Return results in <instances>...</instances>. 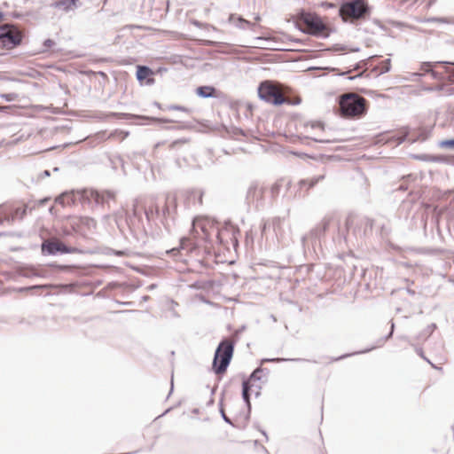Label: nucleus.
Listing matches in <instances>:
<instances>
[{
	"mask_svg": "<svg viewBox=\"0 0 454 454\" xmlns=\"http://www.w3.org/2000/svg\"><path fill=\"white\" fill-rule=\"evenodd\" d=\"M198 229H200L203 234L202 239H204L206 241H209L211 235L215 234L218 242L223 244L224 241V238L226 236H231V239L234 238V228L232 226H226L223 230H219L218 227L215 225V223L208 219H203V218H197L192 222V228L191 231V236L183 238L180 240V247L179 248H173L168 253L172 254L174 256L176 254L177 252H179V249L181 250H186L188 252H192L195 250L199 244H198V235L199 231Z\"/></svg>",
	"mask_w": 454,
	"mask_h": 454,
	"instance_id": "nucleus-1",
	"label": "nucleus"
},
{
	"mask_svg": "<svg viewBox=\"0 0 454 454\" xmlns=\"http://www.w3.org/2000/svg\"><path fill=\"white\" fill-rule=\"evenodd\" d=\"M340 114L347 118H359L366 113V100L356 93H345L339 98Z\"/></svg>",
	"mask_w": 454,
	"mask_h": 454,
	"instance_id": "nucleus-2",
	"label": "nucleus"
},
{
	"mask_svg": "<svg viewBox=\"0 0 454 454\" xmlns=\"http://www.w3.org/2000/svg\"><path fill=\"white\" fill-rule=\"evenodd\" d=\"M233 350V341L224 339L219 343L213 360V369L216 374L225 372L231 360Z\"/></svg>",
	"mask_w": 454,
	"mask_h": 454,
	"instance_id": "nucleus-3",
	"label": "nucleus"
},
{
	"mask_svg": "<svg viewBox=\"0 0 454 454\" xmlns=\"http://www.w3.org/2000/svg\"><path fill=\"white\" fill-rule=\"evenodd\" d=\"M339 12L344 20H356L365 16L368 7L363 0H352L342 4Z\"/></svg>",
	"mask_w": 454,
	"mask_h": 454,
	"instance_id": "nucleus-4",
	"label": "nucleus"
},
{
	"mask_svg": "<svg viewBox=\"0 0 454 454\" xmlns=\"http://www.w3.org/2000/svg\"><path fill=\"white\" fill-rule=\"evenodd\" d=\"M21 41L22 35L18 27L10 24L0 26V48L11 50L20 45Z\"/></svg>",
	"mask_w": 454,
	"mask_h": 454,
	"instance_id": "nucleus-5",
	"label": "nucleus"
},
{
	"mask_svg": "<svg viewBox=\"0 0 454 454\" xmlns=\"http://www.w3.org/2000/svg\"><path fill=\"white\" fill-rule=\"evenodd\" d=\"M258 95L261 99L275 106H279L285 102L284 97L270 81L261 82L258 87Z\"/></svg>",
	"mask_w": 454,
	"mask_h": 454,
	"instance_id": "nucleus-6",
	"label": "nucleus"
},
{
	"mask_svg": "<svg viewBox=\"0 0 454 454\" xmlns=\"http://www.w3.org/2000/svg\"><path fill=\"white\" fill-rule=\"evenodd\" d=\"M302 21L306 26V33L316 35L327 37L328 34L325 33L326 27L322 22L318 16L305 14L302 17Z\"/></svg>",
	"mask_w": 454,
	"mask_h": 454,
	"instance_id": "nucleus-7",
	"label": "nucleus"
},
{
	"mask_svg": "<svg viewBox=\"0 0 454 454\" xmlns=\"http://www.w3.org/2000/svg\"><path fill=\"white\" fill-rule=\"evenodd\" d=\"M42 252L47 254L55 255L57 254H75L78 252L76 247H67L58 239H47L42 244Z\"/></svg>",
	"mask_w": 454,
	"mask_h": 454,
	"instance_id": "nucleus-8",
	"label": "nucleus"
},
{
	"mask_svg": "<svg viewBox=\"0 0 454 454\" xmlns=\"http://www.w3.org/2000/svg\"><path fill=\"white\" fill-rule=\"evenodd\" d=\"M82 193L84 195L83 203L92 204L94 203L96 206H103L109 200H114L115 198V194L113 192H98L96 190H82Z\"/></svg>",
	"mask_w": 454,
	"mask_h": 454,
	"instance_id": "nucleus-9",
	"label": "nucleus"
},
{
	"mask_svg": "<svg viewBox=\"0 0 454 454\" xmlns=\"http://www.w3.org/2000/svg\"><path fill=\"white\" fill-rule=\"evenodd\" d=\"M268 372H269L267 369H262L261 367H258L252 372V374L250 375L248 380L243 381L242 397L249 409L251 406L249 391L253 387H254V382H255L257 380H261L263 377H266Z\"/></svg>",
	"mask_w": 454,
	"mask_h": 454,
	"instance_id": "nucleus-10",
	"label": "nucleus"
},
{
	"mask_svg": "<svg viewBox=\"0 0 454 454\" xmlns=\"http://www.w3.org/2000/svg\"><path fill=\"white\" fill-rule=\"evenodd\" d=\"M84 195L82 190L65 192L58 196L55 200L56 203L66 206H73L77 202L83 203Z\"/></svg>",
	"mask_w": 454,
	"mask_h": 454,
	"instance_id": "nucleus-11",
	"label": "nucleus"
},
{
	"mask_svg": "<svg viewBox=\"0 0 454 454\" xmlns=\"http://www.w3.org/2000/svg\"><path fill=\"white\" fill-rule=\"evenodd\" d=\"M444 65L445 66V70H446V73L448 74V80L450 82H453L454 83V68H450L449 66L450 64V62L449 61H437V62H424L421 64V70L425 71V72H430V70L432 69V67H436L437 65Z\"/></svg>",
	"mask_w": 454,
	"mask_h": 454,
	"instance_id": "nucleus-12",
	"label": "nucleus"
},
{
	"mask_svg": "<svg viewBox=\"0 0 454 454\" xmlns=\"http://www.w3.org/2000/svg\"><path fill=\"white\" fill-rule=\"evenodd\" d=\"M229 23L232 24L236 27L245 30V29H251L254 30L255 24L251 23L250 21L243 19L241 16H239L237 14H231L228 19Z\"/></svg>",
	"mask_w": 454,
	"mask_h": 454,
	"instance_id": "nucleus-13",
	"label": "nucleus"
},
{
	"mask_svg": "<svg viewBox=\"0 0 454 454\" xmlns=\"http://www.w3.org/2000/svg\"><path fill=\"white\" fill-rule=\"evenodd\" d=\"M263 189L257 184H252L247 192V200L249 203L259 202L262 198Z\"/></svg>",
	"mask_w": 454,
	"mask_h": 454,
	"instance_id": "nucleus-14",
	"label": "nucleus"
},
{
	"mask_svg": "<svg viewBox=\"0 0 454 454\" xmlns=\"http://www.w3.org/2000/svg\"><path fill=\"white\" fill-rule=\"evenodd\" d=\"M81 4H82L79 0H59L51 4V7L61 9L64 12H68L78 8Z\"/></svg>",
	"mask_w": 454,
	"mask_h": 454,
	"instance_id": "nucleus-15",
	"label": "nucleus"
},
{
	"mask_svg": "<svg viewBox=\"0 0 454 454\" xmlns=\"http://www.w3.org/2000/svg\"><path fill=\"white\" fill-rule=\"evenodd\" d=\"M27 214V207H17L13 210V212L9 215H5L4 218L0 219V223H4L7 222L9 223H13L16 219H23Z\"/></svg>",
	"mask_w": 454,
	"mask_h": 454,
	"instance_id": "nucleus-16",
	"label": "nucleus"
},
{
	"mask_svg": "<svg viewBox=\"0 0 454 454\" xmlns=\"http://www.w3.org/2000/svg\"><path fill=\"white\" fill-rule=\"evenodd\" d=\"M196 93L203 98H213L215 97V89L212 86H200L197 88Z\"/></svg>",
	"mask_w": 454,
	"mask_h": 454,
	"instance_id": "nucleus-17",
	"label": "nucleus"
},
{
	"mask_svg": "<svg viewBox=\"0 0 454 454\" xmlns=\"http://www.w3.org/2000/svg\"><path fill=\"white\" fill-rule=\"evenodd\" d=\"M176 207V198L175 196L168 194L166 197V205L162 209L163 216L171 215L172 209L174 210Z\"/></svg>",
	"mask_w": 454,
	"mask_h": 454,
	"instance_id": "nucleus-18",
	"label": "nucleus"
},
{
	"mask_svg": "<svg viewBox=\"0 0 454 454\" xmlns=\"http://www.w3.org/2000/svg\"><path fill=\"white\" fill-rule=\"evenodd\" d=\"M153 74L151 68L145 66H138L137 70V79L140 82L146 79L149 75Z\"/></svg>",
	"mask_w": 454,
	"mask_h": 454,
	"instance_id": "nucleus-19",
	"label": "nucleus"
},
{
	"mask_svg": "<svg viewBox=\"0 0 454 454\" xmlns=\"http://www.w3.org/2000/svg\"><path fill=\"white\" fill-rule=\"evenodd\" d=\"M111 116H114L118 119H125V120H133V119H148L143 115H136L132 114H125V113H111Z\"/></svg>",
	"mask_w": 454,
	"mask_h": 454,
	"instance_id": "nucleus-20",
	"label": "nucleus"
},
{
	"mask_svg": "<svg viewBox=\"0 0 454 454\" xmlns=\"http://www.w3.org/2000/svg\"><path fill=\"white\" fill-rule=\"evenodd\" d=\"M436 328V325L435 324H431L429 325H427L420 333L419 335L417 337V339L419 340H426L427 339L432 333L434 331V329Z\"/></svg>",
	"mask_w": 454,
	"mask_h": 454,
	"instance_id": "nucleus-21",
	"label": "nucleus"
},
{
	"mask_svg": "<svg viewBox=\"0 0 454 454\" xmlns=\"http://www.w3.org/2000/svg\"><path fill=\"white\" fill-rule=\"evenodd\" d=\"M425 160H427L428 161H432V162H442V163L449 162L447 158L445 156H442V155H427L425 157Z\"/></svg>",
	"mask_w": 454,
	"mask_h": 454,
	"instance_id": "nucleus-22",
	"label": "nucleus"
},
{
	"mask_svg": "<svg viewBox=\"0 0 454 454\" xmlns=\"http://www.w3.org/2000/svg\"><path fill=\"white\" fill-rule=\"evenodd\" d=\"M430 22H442L454 25V18L434 17L428 20Z\"/></svg>",
	"mask_w": 454,
	"mask_h": 454,
	"instance_id": "nucleus-23",
	"label": "nucleus"
},
{
	"mask_svg": "<svg viewBox=\"0 0 454 454\" xmlns=\"http://www.w3.org/2000/svg\"><path fill=\"white\" fill-rule=\"evenodd\" d=\"M273 225H274V231L276 233V236H277L278 241L282 242L283 241V238H282V235L280 233V230H281L280 220L279 219H275L274 222H273Z\"/></svg>",
	"mask_w": 454,
	"mask_h": 454,
	"instance_id": "nucleus-24",
	"label": "nucleus"
},
{
	"mask_svg": "<svg viewBox=\"0 0 454 454\" xmlns=\"http://www.w3.org/2000/svg\"><path fill=\"white\" fill-rule=\"evenodd\" d=\"M195 197H198V203L199 204H201L202 203V192L200 191H192L188 196V200L189 201H191L192 200H194Z\"/></svg>",
	"mask_w": 454,
	"mask_h": 454,
	"instance_id": "nucleus-25",
	"label": "nucleus"
},
{
	"mask_svg": "<svg viewBox=\"0 0 454 454\" xmlns=\"http://www.w3.org/2000/svg\"><path fill=\"white\" fill-rule=\"evenodd\" d=\"M301 359H286V358H264L262 360V364L264 363H281L286 361H300Z\"/></svg>",
	"mask_w": 454,
	"mask_h": 454,
	"instance_id": "nucleus-26",
	"label": "nucleus"
},
{
	"mask_svg": "<svg viewBox=\"0 0 454 454\" xmlns=\"http://www.w3.org/2000/svg\"><path fill=\"white\" fill-rule=\"evenodd\" d=\"M305 128L308 129V128H310L312 129H324V125L322 122L320 121H312V122H309V123H307L305 125Z\"/></svg>",
	"mask_w": 454,
	"mask_h": 454,
	"instance_id": "nucleus-27",
	"label": "nucleus"
},
{
	"mask_svg": "<svg viewBox=\"0 0 454 454\" xmlns=\"http://www.w3.org/2000/svg\"><path fill=\"white\" fill-rule=\"evenodd\" d=\"M390 67H391L390 59H387L382 62L381 67H380V73L384 74V73L388 72L390 70Z\"/></svg>",
	"mask_w": 454,
	"mask_h": 454,
	"instance_id": "nucleus-28",
	"label": "nucleus"
},
{
	"mask_svg": "<svg viewBox=\"0 0 454 454\" xmlns=\"http://www.w3.org/2000/svg\"><path fill=\"white\" fill-rule=\"evenodd\" d=\"M441 147L454 149V139L443 140L440 143Z\"/></svg>",
	"mask_w": 454,
	"mask_h": 454,
	"instance_id": "nucleus-29",
	"label": "nucleus"
},
{
	"mask_svg": "<svg viewBox=\"0 0 454 454\" xmlns=\"http://www.w3.org/2000/svg\"><path fill=\"white\" fill-rule=\"evenodd\" d=\"M0 98H4L7 102H12L17 98V94H15V93L1 94Z\"/></svg>",
	"mask_w": 454,
	"mask_h": 454,
	"instance_id": "nucleus-30",
	"label": "nucleus"
},
{
	"mask_svg": "<svg viewBox=\"0 0 454 454\" xmlns=\"http://www.w3.org/2000/svg\"><path fill=\"white\" fill-rule=\"evenodd\" d=\"M168 109L169 110H178V111H182V112H184V113H187V114L190 113V110L188 108H186L184 106H176V105L169 106Z\"/></svg>",
	"mask_w": 454,
	"mask_h": 454,
	"instance_id": "nucleus-31",
	"label": "nucleus"
},
{
	"mask_svg": "<svg viewBox=\"0 0 454 454\" xmlns=\"http://www.w3.org/2000/svg\"><path fill=\"white\" fill-rule=\"evenodd\" d=\"M416 352H417V353H418V354H419L422 358H424L426 361H427V362L432 365V367H434V368H435V369H437V370H442V368H441V367H437V366H435V365H434V364H432V363H431V362H430L427 357H425V356H424V355H423V352H422V349H421V348H416Z\"/></svg>",
	"mask_w": 454,
	"mask_h": 454,
	"instance_id": "nucleus-32",
	"label": "nucleus"
},
{
	"mask_svg": "<svg viewBox=\"0 0 454 454\" xmlns=\"http://www.w3.org/2000/svg\"><path fill=\"white\" fill-rule=\"evenodd\" d=\"M325 177L324 175H321L317 177H313L309 180V187H313L316 184H317L320 180H323Z\"/></svg>",
	"mask_w": 454,
	"mask_h": 454,
	"instance_id": "nucleus-33",
	"label": "nucleus"
},
{
	"mask_svg": "<svg viewBox=\"0 0 454 454\" xmlns=\"http://www.w3.org/2000/svg\"><path fill=\"white\" fill-rule=\"evenodd\" d=\"M55 44V42L51 39H46L44 42H43V46L45 48H51L52 47L53 45Z\"/></svg>",
	"mask_w": 454,
	"mask_h": 454,
	"instance_id": "nucleus-34",
	"label": "nucleus"
},
{
	"mask_svg": "<svg viewBox=\"0 0 454 454\" xmlns=\"http://www.w3.org/2000/svg\"><path fill=\"white\" fill-rule=\"evenodd\" d=\"M220 411H221L222 418L223 419V420H224L226 423H228V424H231V425L232 423H231V419L226 416V414H225V412H224L223 409H221V410H220Z\"/></svg>",
	"mask_w": 454,
	"mask_h": 454,
	"instance_id": "nucleus-35",
	"label": "nucleus"
},
{
	"mask_svg": "<svg viewBox=\"0 0 454 454\" xmlns=\"http://www.w3.org/2000/svg\"><path fill=\"white\" fill-rule=\"evenodd\" d=\"M312 139L318 143H330L331 142L330 139L323 138V137H313Z\"/></svg>",
	"mask_w": 454,
	"mask_h": 454,
	"instance_id": "nucleus-36",
	"label": "nucleus"
},
{
	"mask_svg": "<svg viewBox=\"0 0 454 454\" xmlns=\"http://www.w3.org/2000/svg\"><path fill=\"white\" fill-rule=\"evenodd\" d=\"M429 73L432 74V76L434 79H442V76H441V74L438 72H435L433 69H431Z\"/></svg>",
	"mask_w": 454,
	"mask_h": 454,
	"instance_id": "nucleus-37",
	"label": "nucleus"
},
{
	"mask_svg": "<svg viewBox=\"0 0 454 454\" xmlns=\"http://www.w3.org/2000/svg\"><path fill=\"white\" fill-rule=\"evenodd\" d=\"M394 327H395V325H394V323H392L390 332L382 342H384L385 340H387V339H389L392 336L393 332H394Z\"/></svg>",
	"mask_w": 454,
	"mask_h": 454,
	"instance_id": "nucleus-38",
	"label": "nucleus"
},
{
	"mask_svg": "<svg viewBox=\"0 0 454 454\" xmlns=\"http://www.w3.org/2000/svg\"><path fill=\"white\" fill-rule=\"evenodd\" d=\"M145 215L148 219H150L151 215H153V209H145Z\"/></svg>",
	"mask_w": 454,
	"mask_h": 454,
	"instance_id": "nucleus-39",
	"label": "nucleus"
},
{
	"mask_svg": "<svg viewBox=\"0 0 454 454\" xmlns=\"http://www.w3.org/2000/svg\"><path fill=\"white\" fill-rule=\"evenodd\" d=\"M322 223H323V230L325 231L328 226L329 220L324 219Z\"/></svg>",
	"mask_w": 454,
	"mask_h": 454,
	"instance_id": "nucleus-40",
	"label": "nucleus"
},
{
	"mask_svg": "<svg viewBox=\"0 0 454 454\" xmlns=\"http://www.w3.org/2000/svg\"><path fill=\"white\" fill-rule=\"evenodd\" d=\"M114 254L118 255V256H121L124 254V252L123 251H113Z\"/></svg>",
	"mask_w": 454,
	"mask_h": 454,
	"instance_id": "nucleus-41",
	"label": "nucleus"
},
{
	"mask_svg": "<svg viewBox=\"0 0 454 454\" xmlns=\"http://www.w3.org/2000/svg\"><path fill=\"white\" fill-rule=\"evenodd\" d=\"M120 133L123 135L122 138H125V137H127L129 136V132L128 131L127 132L121 131Z\"/></svg>",
	"mask_w": 454,
	"mask_h": 454,
	"instance_id": "nucleus-42",
	"label": "nucleus"
},
{
	"mask_svg": "<svg viewBox=\"0 0 454 454\" xmlns=\"http://www.w3.org/2000/svg\"><path fill=\"white\" fill-rule=\"evenodd\" d=\"M43 175L44 176H50V171H49V170H44V171H43Z\"/></svg>",
	"mask_w": 454,
	"mask_h": 454,
	"instance_id": "nucleus-43",
	"label": "nucleus"
},
{
	"mask_svg": "<svg viewBox=\"0 0 454 454\" xmlns=\"http://www.w3.org/2000/svg\"><path fill=\"white\" fill-rule=\"evenodd\" d=\"M307 182H308L307 180H301V181L300 182V185H301V186H303V185H305V184H307Z\"/></svg>",
	"mask_w": 454,
	"mask_h": 454,
	"instance_id": "nucleus-44",
	"label": "nucleus"
},
{
	"mask_svg": "<svg viewBox=\"0 0 454 454\" xmlns=\"http://www.w3.org/2000/svg\"><path fill=\"white\" fill-rule=\"evenodd\" d=\"M451 193H454V190H448L445 194L451 195Z\"/></svg>",
	"mask_w": 454,
	"mask_h": 454,
	"instance_id": "nucleus-45",
	"label": "nucleus"
},
{
	"mask_svg": "<svg viewBox=\"0 0 454 454\" xmlns=\"http://www.w3.org/2000/svg\"><path fill=\"white\" fill-rule=\"evenodd\" d=\"M348 355H344V356H340V357L336 358L335 360H340V359H342L344 357H347Z\"/></svg>",
	"mask_w": 454,
	"mask_h": 454,
	"instance_id": "nucleus-46",
	"label": "nucleus"
},
{
	"mask_svg": "<svg viewBox=\"0 0 454 454\" xmlns=\"http://www.w3.org/2000/svg\"><path fill=\"white\" fill-rule=\"evenodd\" d=\"M162 122H165V123H168V122H171V121L169 120H160Z\"/></svg>",
	"mask_w": 454,
	"mask_h": 454,
	"instance_id": "nucleus-47",
	"label": "nucleus"
},
{
	"mask_svg": "<svg viewBox=\"0 0 454 454\" xmlns=\"http://www.w3.org/2000/svg\"><path fill=\"white\" fill-rule=\"evenodd\" d=\"M255 387L257 388L256 395H259V389L261 388V387L260 386H255Z\"/></svg>",
	"mask_w": 454,
	"mask_h": 454,
	"instance_id": "nucleus-48",
	"label": "nucleus"
},
{
	"mask_svg": "<svg viewBox=\"0 0 454 454\" xmlns=\"http://www.w3.org/2000/svg\"><path fill=\"white\" fill-rule=\"evenodd\" d=\"M254 19H255L256 21H259L261 20L259 15H257Z\"/></svg>",
	"mask_w": 454,
	"mask_h": 454,
	"instance_id": "nucleus-49",
	"label": "nucleus"
},
{
	"mask_svg": "<svg viewBox=\"0 0 454 454\" xmlns=\"http://www.w3.org/2000/svg\"><path fill=\"white\" fill-rule=\"evenodd\" d=\"M4 14L0 12V21L3 20Z\"/></svg>",
	"mask_w": 454,
	"mask_h": 454,
	"instance_id": "nucleus-50",
	"label": "nucleus"
},
{
	"mask_svg": "<svg viewBox=\"0 0 454 454\" xmlns=\"http://www.w3.org/2000/svg\"><path fill=\"white\" fill-rule=\"evenodd\" d=\"M305 240H306V237H302L301 241L303 244H304Z\"/></svg>",
	"mask_w": 454,
	"mask_h": 454,
	"instance_id": "nucleus-51",
	"label": "nucleus"
},
{
	"mask_svg": "<svg viewBox=\"0 0 454 454\" xmlns=\"http://www.w3.org/2000/svg\"><path fill=\"white\" fill-rule=\"evenodd\" d=\"M152 82H153V80H152V79H149V80L147 81V83H148V84H150Z\"/></svg>",
	"mask_w": 454,
	"mask_h": 454,
	"instance_id": "nucleus-52",
	"label": "nucleus"
},
{
	"mask_svg": "<svg viewBox=\"0 0 454 454\" xmlns=\"http://www.w3.org/2000/svg\"><path fill=\"white\" fill-rule=\"evenodd\" d=\"M155 210H156V213H157V214H159V212H160V211H159L158 207H156V209H155Z\"/></svg>",
	"mask_w": 454,
	"mask_h": 454,
	"instance_id": "nucleus-53",
	"label": "nucleus"
},
{
	"mask_svg": "<svg viewBox=\"0 0 454 454\" xmlns=\"http://www.w3.org/2000/svg\"><path fill=\"white\" fill-rule=\"evenodd\" d=\"M256 40L261 41V40H262V37H257Z\"/></svg>",
	"mask_w": 454,
	"mask_h": 454,
	"instance_id": "nucleus-54",
	"label": "nucleus"
},
{
	"mask_svg": "<svg viewBox=\"0 0 454 454\" xmlns=\"http://www.w3.org/2000/svg\"><path fill=\"white\" fill-rule=\"evenodd\" d=\"M266 229V224L263 225L262 231Z\"/></svg>",
	"mask_w": 454,
	"mask_h": 454,
	"instance_id": "nucleus-55",
	"label": "nucleus"
},
{
	"mask_svg": "<svg viewBox=\"0 0 454 454\" xmlns=\"http://www.w3.org/2000/svg\"><path fill=\"white\" fill-rule=\"evenodd\" d=\"M450 66H453L454 67V62H450Z\"/></svg>",
	"mask_w": 454,
	"mask_h": 454,
	"instance_id": "nucleus-56",
	"label": "nucleus"
}]
</instances>
